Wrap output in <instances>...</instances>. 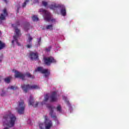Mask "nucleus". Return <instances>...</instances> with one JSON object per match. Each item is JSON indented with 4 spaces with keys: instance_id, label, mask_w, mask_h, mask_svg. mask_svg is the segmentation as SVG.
<instances>
[{
    "instance_id": "obj_26",
    "label": "nucleus",
    "mask_w": 129,
    "mask_h": 129,
    "mask_svg": "<svg viewBox=\"0 0 129 129\" xmlns=\"http://www.w3.org/2000/svg\"><path fill=\"white\" fill-rule=\"evenodd\" d=\"M32 2H33L34 4H37L39 1L38 0H32Z\"/></svg>"
},
{
    "instance_id": "obj_3",
    "label": "nucleus",
    "mask_w": 129,
    "mask_h": 129,
    "mask_svg": "<svg viewBox=\"0 0 129 129\" xmlns=\"http://www.w3.org/2000/svg\"><path fill=\"white\" fill-rule=\"evenodd\" d=\"M49 95L46 94L44 96V99L41 103L39 102H34L33 97L31 96L28 101V104L29 105H32L34 107H37V106H43V105H45V104L47 103Z\"/></svg>"
},
{
    "instance_id": "obj_19",
    "label": "nucleus",
    "mask_w": 129,
    "mask_h": 129,
    "mask_svg": "<svg viewBox=\"0 0 129 129\" xmlns=\"http://www.w3.org/2000/svg\"><path fill=\"white\" fill-rule=\"evenodd\" d=\"M32 19L33 22H38V21H39V18L36 15H33L32 17Z\"/></svg>"
},
{
    "instance_id": "obj_6",
    "label": "nucleus",
    "mask_w": 129,
    "mask_h": 129,
    "mask_svg": "<svg viewBox=\"0 0 129 129\" xmlns=\"http://www.w3.org/2000/svg\"><path fill=\"white\" fill-rule=\"evenodd\" d=\"M47 107H48L49 109V115H50V116L52 118H54V119H55L56 125H59V124H60V122L59 121V120H58V118H57V117H56V113L54 111V110H55V107L51 105H47Z\"/></svg>"
},
{
    "instance_id": "obj_12",
    "label": "nucleus",
    "mask_w": 129,
    "mask_h": 129,
    "mask_svg": "<svg viewBox=\"0 0 129 129\" xmlns=\"http://www.w3.org/2000/svg\"><path fill=\"white\" fill-rule=\"evenodd\" d=\"M43 59L45 64H46V65H47L48 66H49V65H51L52 63L53 64H56V63H57V60H56V59L52 56L48 57H44Z\"/></svg>"
},
{
    "instance_id": "obj_9",
    "label": "nucleus",
    "mask_w": 129,
    "mask_h": 129,
    "mask_svg": "<svg viewBox=\"0 0 129 129\" xmlns=\"http://www.w3.org/2000/svg\"><path fill=\"white\" fill-rule=\"evenodd\" d=\"M25 103L24 101L20 100L17 103V106L16 107V110H17L19 114H23L25 111Z\"/></svg>"
},
{
    "instance_id": "obj_29",
    "label": "nucleus",
    "mask_w": 129,
    "mask_h": 129,
    "mask_svg": "<svg viewBox=\"0 0 129 129\" xmlns=\"http://www.w3.org/2000/svg\"><path fill=\"white\" fill-rule=\"evenodd\" d=\"M2 35V32L0 31V35Z\"/></svg>"
},
{
    "instance_id": "obj_5",
    "label": "nucleus",
    "mask_w": 129,
    "mask_h": 129,
    "mask_svg": "<svg viewBox=\"0 0 129 129\" xmlns=\"http://www.w3.org/2000/svg\"><path fill=\"white\" fill-rule=\"evenodd\" d=\"M13 72L15 73V77L16 78H21L23 80H25L27 77H30V78H34V76H31L29 73H26L25 75H23L21 73L18 72L16 70H13Z\"/></svg>"
},
{
    "instance_id": "obj_21",
    "label": "nucleus",
    "mask_w": 129,
    "mask_h": 129,
    "mask_svg": "<svg viewBox=\"0 0 129 129\" xmlns=\"http://www.w3.org/2000/svg\"><path fill=\"white\" fill-rule=\"evenodd\" d=\"M46 28L47 30H50V31H52V30H53V25L50 24L47 25Z\"/></svg>"
},
{
    "instance_id": "obj_31",
    "label": "nucleus",
    "mask_w": 129,
    "mask_h": 129,
    "mask_svg": "<svg viewBox=\"0 0 129 129\" xmlns=\"http://www.w3.org/2000/svg\"><path fill=\"white\" fill-rule=\"evenodd\" d=\"M0 81H1V78H0Z\"/></svg>"
},
{
    "instance_id": "obj_2",
    "label": "nucleus",
    "mask_w": 129,
    "mask_h": 129,
    "mask_svg": "<svg viewBox=\"0 0 129 129\" xmlns=\"http://www.w3.org/2000/svg\"><path fill=\"white\" fill-rule=\"evenodd\" d=\"M38 12L40 15H42L43 18L46 22H50L53 24L56 22V19L52 17L51 13L45 10V9H40L39 10Z\"/></svg>"
},
{
    "instance_id": "obj_10",
    "label": "nucleus",
    "mask_w": 129,
    "mask_h": 129,
    "mask_svg": "<svg viewBox=\"0 0 129 129\" xmlns=\"http://www.w3.org/2000/svg\"><path fill=\"white\" fill-rule=\"evenodd\" d=\"M34 72H40V73L44 74V77L45 78L48 77V76L50 75V71H49V70L45 69L41 67L36 69Z\"/></svg>"
},
{
    "instance_id": "obj_13",
    "label": "nucleus",
    "mask_w": 129,
    "mask_h": 129,
    "mask_svg": "<svg viewBox=\"0 0 129 129\" xmlns=\"http://www.w3.org/2000/svg\"><path fill=\"white\" fill-rule=\"evenodd\" d=\"M62 99L63 100H64L65 103L67 104V106H68V107L69 108V110H72V105H71L68 97H67V96L65 95H63Z\"/></svg>"
},
{
    "instance_id": "obj_8",
    "label": "nucleus",
    "mask_w": 129,
    "mask_h": 129,
    "mask_svg": "<svg viewBox=\"0 0 129 129\" xmlns=\"http://www.w3.org/2000/svg\"><path fill=\"white\" fill-rule=\"evenodd\" d=\"M22 90H23L24 92H28L30 89H39L40 87L37 85H25L23 84L21 86Z\"/></svg>"
},
{
    "instance_id": "obj_23",
    "label": "nucleus",
    "mask_w": 129,
    "mask_h": 129,
    "mask_svg": "<svg viewBox=\"0 0 129 129\" xmlns=\"http://www.w3.org/2000/svg\"><path fill=\"white\" fill-rule=\"evenodd\" d=\"M37 47H39L41 45V38H39L37 40Z\"/></svg>"
},
{
    "instance_id": "obj_32",
    "label": "nucleus",
    "mask_w": 129,
    "mask_h": 129,
    "mask_svg": "<svg viewBox=\"0 0 129 129\" xmlns=\"http://www.w3.org/2000/svg\"><path fill=\"white\" fill-rule=\"evenodd\" d=\"M25 30H26V28H25Z\"/></svg>"
},
{
    "instance_id": "obj_30",
    "label": "nucleus",
    "mask_w": 129,
    "mask_h": 129,
    "mask_svg": "<svg viewBox=\"0 0 129 129\" xmlns=\"http://www.w3.org/2000/svg\"><path fill=\"white\" fill-rule=\"evenodd\" d=\"M47 51H50V49H46Z\"/></svg>"
},
{
    "instance_id": "obj_14",
    "label": "nucleus",
    "mask_w": 129,
    "mask_h": 129,
    "mask_svg": "<svg viewBox=\"0 0 129 129\" xmlns=\"http://www.w3.org/2000/svg\"><path fill=\"white\" fill-rule=\"evenodd\" d=\"M8 16V12L7 9H5L3 10L2 13L0 16V24H2L3 21L6 20V17Z\"/></svg>"
},
{
    "instance_id": "obj_28",
    "label": "nucleus",
    "mask_w": 129,
    "mask_h": 129,
    "mask_svg": "<svg viewBox=\"0 0 129 129\" xmlns=\"http://www.w3.org/2000/svg\"><path fill=\"white\" fill-rule=\"evenodd\" d=\"M2 61H3V57H0V63H2Z\"/></svg>"
},
{
    "instance_id": "obj_20",
    "label": "nucleus",
    "mask_w": 129,
    "mask_h": 129,
    "mask_svg": "<svg viewBox=\"0 0 129 129\" xmlns=\"http://www.w3.org/2000/svg\"><path fill=\"white\" fill-rule=\"evenodd\" d=\"M11 79H12V77H8L5 79V82L6 83H10V82H11Z\"/></svg>"
},
{
    "instance_id": "obj_25",
    "label": "nucleus",
    "mask_w": 129,
    "mask_h": 129,
    "mask_svg": "<svg viewBox=\"0 0 129 129\" xmlns=\"http://www.w3.org/2000/svg\"><path fill=\"white\" fill-rule=\"evenodd\" d=\"M42 5L45 7V8H47L48 6V3H47L46 1H42Z\"/></svg>"
},
{
    "instance_id": "obj_27",
    "label": "nucleus",
    "mask_w": 129,
    "mask_h": 129,
    "mask_svg": "<svg viewBox=\"0 0 129 129\" xmlns=\"http://www.w3.org/2000/svg\"><path fill=\"white\" fill-rule=\"evenodd\" d=\"M3 1V2H4V3H5L6 4H8V3H9V0H2Z\"/></svg>"
},
{
    "instance_id": "obj_7",
    "label": "nucleus",
    "mask_w": 129,
    "mask_h": 129,
    "mask_svg": "<svg viewBox=\"0 0 129 129\" xmlns=\"http://www.w3.org/2000/svg\"><path fill=\"white\" fill-rule=\"evenodd\" d=\"M20 36H21L20 30H19L17 28H16L15 35L13 36V40L12 41V45L13 46H16V45L20 46V44L19 42H18V39H19V37H20Z\"/></svg>"
},
{
    "instance_id": "obj_16",
    "label": "nucleus",
    "mask_w": 129,
    "mask_h": 129,
    "mask_svg": "<svg viewBox=\"0 0 129 129\" xmlns=\"http://www.w3.org/2000/svg\"><path fill=\"white\" fill-rule=\"evenodd\" d=\"M30 58L31 60H38L39 59V56L38 55V52H32L30 54Z\"/></svg>"
},
{
    "instance_id": "obj_1",
    "label": "nucleus",
    "mask_w": 129,
    "mask_h": 129,
    "mask_svg": "<svg viewBox=\"0 0 129 129\" xmlns=\"http://www.w3.org/2000/svg\"><path fill=\"white\" fill-rule=\"evenodd\" d=\"M50 10L53 11L55 14L61 15L63 17L66 16V7L63 4H57L55 3L49 5Z\"/></svg>"
},
{
    "instance_id": "obj_22",
    "label": "nucleus",
    "mask_w": 129,
    "mask_h": 129,
    "mask_svg": "<svg viewBox=\"0 0 129 129\" xmlns=\"http://www.w3.org/2000/svg\"><path fill=\"white\" fill-rule=\"evenodd\" d=\"M56 109L58 112H62V107H61V105H57L56 107Z\"/></svg>"
},
{
    "instance_id": "obj_18",
    "label": "nucleus",
    "mask_w": 129,
    "mask_h": 129,
    "mask_svg": "<svg viewBox=\"0 0 129 129\" xmlns=\"http://www.w3.org/2000/svg\"><path fill=\"white\" fill-rule=\"evenodd\" d=\"M6 48V43L0 40V50Z\"/></svg>"
},
{
    "instance_id": "obj_11",
    "label": "nucleus",
    "mask_w": 129,
    "mask_h": 129,
    "mask_svg": "<svg viewBox=\"0 0 129 129\" xmlns=\"http://www.w3.org/2000/svg\"><path fill=\"white\" fill-rule=\"evenodd\" d=\"M16 89H18V87L17 86H10L8 88L7 91L3 90L1 93V96H7L9 92H12V91L16 90Z\"/></svg>"
},
{
    "instance_id": "obj_17",
    "label": "nucleus",
    "mask_w": 129,
    "mask_h": 129,
    "mask_svg": "<svg viewBox=\"0 0 129 129\" xmlns=\"http://www.w3.org/2000/svg\"><path fill=\"white\" fill-rule=\"evenodd\" d=\"M28 38L27 39V45H26L27 48H32V40H33V38L30 34L28 35Z\"/></svg>"
},
{
    "instance_id": "obj_4",
    "label": "nucleus",
    "mask_w": 129,
    "mask_h": 129,
    "mask_svg": "<svg viewBox=\"0 0 129 129\" xmlns=\"http://www.w3.org/2000/svg\"><path fill=\"white\" fill-rule=\"evenodd\" d=\"M45 124L40 123L39 124V128L40 129H50L51 126H53V123L51 120L47 116H44Z\"/></svg>"
},
{
    "instance_id": "obj_24",
    "label": "nucleus",
    "mask_w": 129,
    "mask_h": 129,
    "mask_svg": "<svg viewBox=\"0 0 129 129\" xmlns=\"http://www.w3.org/2000/svg\"><path fill=\"white\" fill-rule=\"evenodd\" d=\"M30 2V0H25V2L22 5L23 8H25L26 6H27V4H28Z\"/></svg>"
},
{
    "instance_id": "obj_15",
    "label": "nucleus",
    "mask_w": 129,
    "mask_h": 129,
    "mask_svg": "<svg viewBox=\"0 0 129 129\" xmlns=\"http://www.w3.org/2000/svg\"><path fill=\"white\" fill-rule=\"evenodd\" d=\"M50 100L52 102H55L58 100V96L57 95V92H53L50 97Z\"/></svg>"
}]
</instances>
